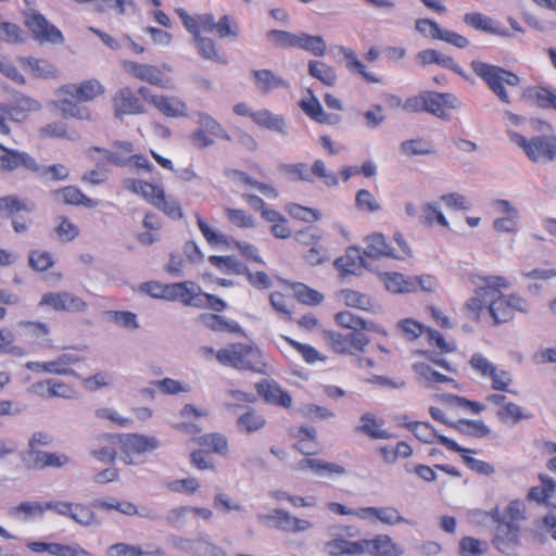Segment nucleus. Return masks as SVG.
<instances>
[{
	"instance_id": "nucleus-19",
	"label": "nucleus",
	"mask_w": 556,
	"mask_h": 556,
	"mask_svg": "<svg viewBox=\"0 0 556 556\" xmlns=\"http://www.w3.org/2000/svg\"><path fill=\"white\" fill-rule=\"evenodd\" d=\"M257 394L269 404L289 408L292 405L291 395L278 382L263 379L255 383Z\"/></svg>"
},
{
	"instance_id": "nucleus-33",
	"label": "nucleus",
	"mask_w": 556,
	"mask_h": 556,
	"mask_svg": "<svg viewBox=\"0 0 556 556\" xmlns=\"http://www.w3.org/2000/svg\"><path fill=\"white\" fill-rule=\"evenodd\" d=\"M143 231L137 235V240L142 245H152L161 239V218L153 212H147L142 219Z\"/></svg>"
},
{
	"instance_id": "nucleus-55",
	"label": "nucleus",
	"mask_w": 556,
	"mask_h": 556,
	"mask_svg": "<svg viewBox=\"0 0 556 556\" xmlns=\"http://www.w3.org/2000/svg\"><path fill=\"white\" fill-rule=\"evenodd\" d=\"M281 340H283L290 348H292L296 353H299L302 359L309 364H316L317 362H324L326 359L313 345L301 343L288 336H280Z\"/></svg>"
},
{
	"instance_id": "nucleus-48",
	"label": "nucleus",
	"mask_w": 556,
	"mask_h": 556,
	"mask_svg": "<svg viewBox=\"0 0 556 556\" xmlns=\"http://www.w3.org/2000/svg\"><path fill=\"white\" fill-rule=\"evenodd\" d=\"M203 325L215 332L241 333L242 328L236 321H229L224 316L216 314L201 315Z\"/></svg>"
},
{
	"instance_id": "nucleus-6",
	"label": "nucleus",
	"mask_w": 556,
	"mask_h": 556,
	"mask_svg": "<svg viewBox=\"0 0 556 556\" xmlns=\"http://www.w3.org/2000/svg\"><path fill=\"white\" fill-rule=\"evenodd\" d=\"M470 67L501 102L510 104L511 101L505 87L519 86L520 77L516 73L480 60L471 61Z\"/></svg>"
},
{
	"instance_id": "nucleus-36",
	"label": "nucleus",
	"mask_w": 556,
	"mask_h": 556,
	"mask_svg": "<svg viewBox=\"0 0 556 556\" xmlns=\"http://www.w3.org/2000/svg\"><path fill=\"white\" fill-rule=\"evenodd\" d=\"M181 548L192 556H226V553L206 539L185 540Z\"/></svg>"
},
{
	"instance_id": "nucleus-45",
	"label": "nucleus",
	"mask_w": 556,
	"mask_h": 556,
	"mask_svg": "<svg viewBox=\"0 0 556 556\" xmlns=\"http://www.w3.org/2000/svg\"><path fill=\"white\" fill-rule=\"evenodd\" d=\"M27 354V349L16 343V334L11 329L0 328V355L24 357Z\"/></svg>"
},
{
	"instance_id": "nucleus-53",
	"label": "nucleus",
	"mask_w": 556,
	"mask_h": 556,
	"mask_svg": "<svg viewBox=\"0 0 556 556\" xmlns=\"http://www.w3.org/2000/svg\"><path fill=\"white\" fill-rule=\"evenodd\" d=\"M406 427L414 433L416 439L427 444L440 443L443 445L441 440L446 438L445 435L439 434L429 422L412 421L408 422Z\"/></svg>"
},
{
	"instance_id": "nucleus-34",
	"label": "nucleus",
	"mask_w": 556,
	"mask_h": 556,
	"mask_svg": "<svg viewBox=\"0 0 556 556\" xmlns=\"http://www.w3.org/2000/svg\"><path fill=\"white\" fill-rule=\"evenodd\" d=\"M251 74L256 88L263 93L279 88H289L288 81L270 70H253Z\"/></svg>"
},
{
	"instance_id": "nucleus-27",
	"label": "nucleus",
	"mask_w": 556,
	"mask_h": 556,
	"mask_svg": "<svg viewBox=\"0 0 556 556\" xmlns=\"http://www.w3.org/2000/svg\"><path fill=\"white\" fill-rule=\"evenodd\" d=\"M334 268L339 271L341 277L349 275H361L365 267L364 257L358 248L350 247L345 253L339 256L334 263Z\"/></svg>"
},
{
	"instance_id": "nucleus-12",
	"label": "nucleus",
	"mask_w": 556,
	"mask_h": 556,
	"mask_svg": "<svg viewBox=\"0 0 556 556\" xmlns=\"http://www.w3.org/2000/svg\"><path fill=\"white\" fill-rule=\"evenodd\" d=\"M282 170L292 179L313 181L315 177L320 178L328 187H334L339 182L337 174L328 172L321 160L315 161L312 167L305 163L287 164L282 166Z\"/></svg>"
},
{
	"instance_id": "nucleus-13",
	"label": "nucleus",
	"mask_w": 556,
	"mask_h": 556,
	"mask_svg": "<svg viewBox=\"0 0 556 556\" xmlns=\"http://www.w3.org/2000/svg\"><path fill=\"white\" fill-rule=\"evenodd\" d=\"M138 92L150 105L165 117L179 118L188 115V105L179 97L152 94L150 90L143 86L138 89Z\"/></svg>"
},
{
	"instance_id": "nucleus-58",
	"label": "nucleus",
	"mask_w": 556,
	"mask_h": 556,
	"mask_svg": "<svg viewBox=\"0 0 556 556\" xmlns=\"http://www.w3.org/2000/svg\"><path fill=\"white\" fill-rule=\"evenodd\" d=\"M341 50L346 61V67L349 71L357 73L368 84L380 83L379 78H377L374 74L367 72L366 66L362 61H359L357 54L353 50L345 48H342Z\"/></svg>"
},
{
	"instance_id": "nucleus-50",
	"label": "nucleus",
	"mask_w": 556,
	"mask_h": 556,
	"mask_svg": "<svg viewBox=\"0 0 556 556\" xmlns=\"http://www.w3.org/2000/svg\"><path fill=\"white\" fill-rule=\"evenodd\" d=\"M301 110L313 121L318 124H331L332 116L327 114L318 99L312 94L308 99H303L299 102Z\"/></svg>"
},
{
	"instance_id": "nucleus-9",
	"label": "nucleus",
	"mask_w": 556,
	"mask_h": 556,
	"mask_svg": "<svg viewBox=\"0 0 556 556\" xmlns=\"http://www.w3.org/2000/svg\"><path fill=\"white\" fill-rule=\"evenodd\" d=\"M328 348L338 355L356 356L363 354L369 344V338L363 332L341 333L334 330L324 332Z\"/></svg>"
},
{
	"instance_id": "nucleus-38",
	"label": "nucleus",
	"mask_w": 556,
	"mask_h": 556,
	"mask_svg": "<svg viewBox=\"0 0 556 556\" xmlns=\"http://www.w3.org/2000/svg\"><path fill=\"white\" fill-rule=\"evenodd\" d=\"M264 220L270 224L269 230L275 238L286 240L292 236L289 220L279 211H266Z\"/></svg>"
},
{
	"instance_id": "nucleus-2",
	"label": "nucleus",
	"mask_w": 556,
	"mask_h": 556,
	"mask_svg": "<svg viewBox=\"0 0 556 556\" xmlns=\"http://www.w3.org/2000/svg\"><path fill=\"white\" fill-rule=\"evenodd\" d=\"M182 22L185 28L192 36L198 53L205 60L225 64L227 61L219 53L217 43L214 39L204 37L203 33H215L223 38H237L240 35L238 23L230 15H223L217 22L211 13L190 15L185 9L175 10Z\"/></svg>"
},
{
	"instance_id": "nucleus-51",
	"label": "nucleus",
	"mask_w": 556,
	"mask_h": 556,
	"mask_svg": "<svg viewBox=\"0 0 556 556\" xmlns=\"http://www.w3.org/2000/svg\"><path fill=\"white\" fill-rule=\"evenodd\" d=\"M298 439L294 447L304 455H312L317 447L316 430L312 427L301 426L294 431Z\"/></svg>"
},
{
	"instance_id": "nucleus-31",
	"label": "nucleus",
	"mask_w": 556,
	"mask_h": 556,
	"mask_svg": "<svg viewBox=\"0 0 556 556\" xmlns=\"http://www.w3.org/2000/svg\"><path fill=\"white\" fill-rule=\"evenodd\" d=\"M299 236L304 244L312 245L305 254V260L312 265L321 264L326 256V249L319 243L321 236L311 228L301 231Z\"/></svg>"
},
{
	"instance_id": "nucleus-17",
	"label": "nucleus",
	"mask_w": 556,
	"mask_h": 556,
	"mask_svg": "<svg viewBox=\"0 0 556 556\" xmlns=\"http://www.w3.org/2000/svg\"><path fill=\"white\" fill-rule=\"evenodd\" d=\"M125 68L141 81L165 89L172 87L170 79L155 65L128 61L125 63Z\"/></svg>"
},
{
	"instance_id": "nucleus-11",
	"label": "nucleus",
	"mask_w": 556,
	"mask_h": 556,
	"mask_svg": "<svg viewBox=\"0 0 556 556\" xmlns=\"http://www.w3.org/2000/svg\"><path fill=\"white\" fill-rule=\"evenodd\" d=\"M18 336L25 341L24 348L28 353L36 346L53 349V340L50 338L51 327L48 323L39 320H21L17 323Z\"/></svg>"
},
{
	"instance_id": "nucleus-23",
	"label": "nucleus",
	"mask_w": 556,
	"mask_h": 556,
	"mask_svg": "<svg viewBox=\"0 0 556 556\" xmlns=\"http://www.w3.org/2000/svg\"><path fill=\"white\" fill-rule=\"evenodd\" d=\"M426 112L440 118L447 117V111L455 109L457 98L448 92L425 91Z\"/></svg>"
},
{
	"instance_id": "nucleus-44",
	"label": "nucleus",
	"mask_w": 556,
	"mask_h": 556,
	"mask_svg": "<svg viewBox=\"0 0 556 556\" xmlns=\"http://www.w3.org/2000/svg\"><path fill=\"white\" fill-rule=\"evenodd\" d=\"M308 74L315 79L319 80L323 85L327 87H333L337 83V72L336 70L318 60H311L307 64Z\"/></svg>"
},
{
	"instance_id": "nucleus-40",
	"label": "nucleus",
	"mask_w": 556,
	"mask_h": 556,
	"mask_svg": "<svg viewBox=\"0 0 556 556\" xmlns=\"http://www.w3.org/2000/svg\"><path fill=\"white\" fill-rule=\"evenodd\" d=\"M328 552L332 556H362L364 555V549L362 545V540L358 541H350L344 538H336L327 543Z\"/></svg>"
},
{
	"instance_id": "nucleus-15",
	"label": "nucleus",
	"mask_w": 556,
	"mask_h": 556,
	"mask_svg": "<svg viewBox=\"0 0 556 556\" xmlns=\"http://www.w3.org/2000/svg\"><path fill=\"white\" fill-rule=\"evenodd\" d=\"M112 106L116 118H123L125 115H139L146 112L143 101L129 87H123L114 93Z\"/></svg>"
},
{
	"instance_id": "nucleus-24",
	"label": "nucleus",
	"mask_w": 556,
	"mask_h": 556,
	"mask_svg": "<svg viewBox=\"0 0 556 556\" xmlns=\"http://www.w3.org/2000/svg\"><path fill=\"white\" fill-rule=\"evenodd\" d=\"M1 151L3 154L0 155V167L3 170L10 172L20 167L26 168L30 172L39 170V165L36 160L28 153L9 149L7 147Z\"/></svg>"
},
{
	"instance_id": "nucleus-41",
	"label": "nucleus",
	"mask_w": 556,
	"mask_h": 556,
	"mask_svg": "<svg viewBox=\"0 0 556 556\" xmlns=\"http://www.w3.org/2000/svg\"><path fill=\"white\" fill-rule=\"evenodd\" d=\"M523 96L541 109L556 110V93L547 87L531 86L525 90Z\"/></svg>"
},
{
	"instance_id": "nucleus-22",
	"label": "nucleus",
	"mask_w": 556,
	"mask_h": 556,
	"mask_svg": "<svg viewBox=\"0 0 556 556\" xmlns=\"http://www.w3.org/2000/svg\"><path fill=\"white\" fill-rule=\"evenodd\" d=\"M264 519L273 521L277 529L290 533L304 532L313 527L311 521L294 517L283 509H274Z\"/></svg>"
},
{
	"instance_id": "nucleus-61",
	"label": "nucleus",
	"mask_w": 556,
	"mask_h": 556,
	"mask_svg": "<svg viewBox=\"0 0 556 556\" xmlns=\"http://www.w3.org/2000/svg\"><path fill=\"white\" fill-rule=\"evenodd\" d=\"M293 296L301 303L309 306H315L324 301V295L319 291L309 288L308 286L294 282L291 285Z\"/></svg>"
},
{
	"instance_id": "nucleus-52",
	"label": "nucleus",
	"mask_w": 556,
	"mask_h": 556,
	"mask_svg": "<svg viewBox=\"0 0 556 556\" xmlns=\"http://www.w3.org/2000/svg\"><path fill=\"white\" fill-rule=\"evenodd\" d=\"M541 485L532 486L528 493V497L538 503L549 506V498L556 491V482L546 475H540Z\"/></svg>"
},
{
	"instance_id": "nucleus-39",
	"label": "nucleus",
	"mask_w": 556,
	"mask_h": 556,
	"mask_svg": "<svg viewBox=\"0 0 556 556\" xmlns=\"http://www.w3.org/2000/svg\"><path fill=\"white\" fill-rule=\"evenodd\" d=\"M384 287L392 293H412L415 292V282L412 276L406 277L401 273H384L381 276Z\"/></svg>"
},
{
	"instance_id": "nucleus-56",
	"label": "nucleus",
	"mask_w": 556,
	"mask_h": 556,
	"mask_svg": "<svg viewBox=\"0 0 556 556\" xmlns=\"http://www.w3.org/2000/svg\"><path fill=\"white\" fill-rule=\"evenodd\" d=\"M341 299L346 306L354 307L362 311H374L375 303L372 299L363 292L344 289L341 291Z\"/></svg>"
},
{
	"instance_id": "nucleus-64",
	"label": "nucleus",
	"mask_w": 556,
	"mask_h": 556,
	"mask_svg": "<svg viewBox=\"0 0 556 556\" xmlns=\"http://www.w3.org/2000/svg\"><path fill=\"white\" fill-rule=\"evenodd\" d=\"M269 302L277 314L286 320H291L293 308L291 296L279 291H274L269 294Z\"/></svg>"
},
{
	"instance_id": "nucleus-16",
	"label": "nucleus",
	"mask_w": 556,
	"mask_h": 556,
	"mask_svg": "<svg viewBox=\"0 0 556 556\" xmlns=\"http://www.w3.org/2000/svg\"><path fill=\"white\" fill-rule=\"evenodd\" d=\"M159 441L154 437L139 433H129L122 439V460L125 464H134L132 455H139L156 450Z\"/></svg>"
},
{
	"instance_id": "nucleus-30",
	"label": "nucleus",
	"mask_w": 556,
	"mask_h": 556,
	"mask_svg": "<svg viewBox=\"0 0 556 556\" xmlns=\"http://www.w3.org/2000/svg\"><path fill=\"white\" fill-rule=\"evenodd\" d=\"M53 197L61 201L63 204L85 206L94 208L98 206V201L88 198L79 188L75 186H66L53 191Z\"/></svg>"
},
{
	"instance_id": "nucleus-32",
	"label": "nucleus",
	"mask_w": 556,
	"mask_h": 556,
	"mask_svg": "<svg viewBox=\"0 0 556 556\" xmlns=\"http://www.w3.org/2000/svg\"><path fill=\"white\" fill-rule=\"evenodd\" d=\"M27 456V466L34 469H43L47 467L59 468L68 462L67 456L64 454L42 451H28Z\"/></svg>"
},
{
	"instance_id": "nucleus-57",
	"label": "nucleus",
	"mask_w": 556,
	"mask_h": 556,
	"mask_svg": "<svg viewBox=\"0 0 556 556\" xmlns=\"http://www.w3.org/2000/svg\"><path fill=\"white\" fill-rule=\"evenodd\" d=\"M27 114L17 108L14 103L12 104H0V134L8 136L10 134V127L8 122L22 123L27 118Z\"/></svg>"
},
{
	"instance_id": "nucleus-5",
	"label": "nucleus",
	"mask_w": 556,
	"mask_h": 556,
	"mask_svg": "<svg viewBox=\"0 0 556 556\" xmlns=\"http://www.w3.org/2000/svg\"><path fill=\"white\" fill-rule=\"evenodd\" d=\"M104 87L98 79H87L78 84H65L58 88V99L53 106L60 111L63 117H72L78 121H90L91 110L84 104L94 100L104 93Z\"/></svg>"
},
{
	"instance_id": "nucleus-18",
	"label": "nucleus",
	"mask_w": 556,
	"mask_h": 556,
	"mask_svg": "<svg viewBox=\"0 0 556 556\" xmlns=\"http://www.w3.org/2000/svg\"><path fill=\"white\" fill-rule=\"evenodd\" d=\"M336 324L344 329L353 330L352 332L369 331L386 337L388 334L384 327L374 321L363 319L350 311H342L334 315Z\"/></svg>"
},
{
	"instance_id": "nucleus-47",
	"label": "nucleus",
	"mask_w": 556,
	"mask_h": 556,
	"mask_svg": "<svg viewBox=\"0 0 556 556\" xmlns=\"http://www.w3.org/2000/svg\"><path fill=\"white\" fill-rule=\"evenodd\" d=\"M38 134L42 139L75 140L78 137V134L75 130L70 129L67 123L62 121L46 124L39 129Z\"/></svg>"
},
{
	"instance_id": "nucleus-7",
	"label": "nucleus",
	"mask_w": 556,
	"mask_h": 556,
	"mask_svg": "<svg viewBox=\"0 0 556 556\" xmlns=\"http://www.w3.org/2000/svg\"><path fill=\"white\" fill-rule=\"evenodd\" d=\"M195 442L200 448L190 453V463L198 470H214L215 465L210 454L226 456L229 452L228 439L219 432L200 435Z\"/></svg>"
},
{
	"instance_id": "nucleus-29",
	"label": "nucleus",
	"mask_w": 556,
	"mask_h": 556,
	"mask_svg": "<svg viewBox=\"0 0 556 556\" xmlns=\"http://www.w3.org/2000/svg\"><path fill=\"white\" fill-rule=\"evenodd\" d=\"M22 67L36 78L53 79L58 77V68L54 64L45 59L33 56L21 58Z\"/></svg>"
},
{
	"instance_id": "nucleus-42",
	"label": "nucleus",
	"mask_w": 556,
	"mask_h": 556,
	"mask_svg": "<svg viewBox=\"0 0 556 556\" xmlns=\"http://www.w3.org/2000/svg\"><path fill=\"white\" fill-rule=\"evenodd\" d=\"M253 123L258 127L285 134L287 125L282 115H276L267 109L255 111Z\"/></svg>"
},
{
	"instance_id": "nucleus-1",
	"label": "nucleus",
	"mask_w": 556,
	"mask_h": 556,
	"mask_svg": "<svg viewBox=\"0 0 556 556\" xmlns=\"http://www.w3.org/2000/svg\"><path fill=\"white\" fill-rule=\"evenodd\" d=\"M477 288L464 303L463 311L472 321H480L486 311L493 326L511 321L516 314H526L529 302L519 293H504L511 288V280L501 275H477L471 280Z\"/></svg>"
},
{
	"instance_id": "nucleus-20",
	"label": "nucleus",
	"mask_w": 556,
	"mask_h": 556,
	"mask_svg": "<svg viewBox=\"0 0 556 556\" xmlns=\"http://www.w3.org/2000/svg\"><path fill=\"white\" fill-rule=\"evenodd\" d=\"M364 555L370 556H400L402 547L388 534H378L374 539H362Z\"/></svg>"
},
{
	"instance_id": "nucleus-4",
	"label": "nucleus",
	"mask_w": 556,
	"mask_h": 556,
	"mask_svg": "<svg viewBox=\"0 0 556 556\" xmlns=\"http://www.w3.org/2000/svg\"><path fill=\"white\" fill-rule=\"evenodd\" d=\"M489 515L495 523L492 539L495 548L507 556H518L521 545L519 522L526 519L525 503L516 500L510 502L504 511L495 507Z\"/></svg>"
},
{
	"instance_id": "nucleus-63",
	"label": "nucleus",
	"mask_w": 556,
	"mask_h": 556,
	"mask_svg": "<svg viewBox=\"0 0 556 556\" xmlns=\"http://www.w3.org/2000/svg\"><path fill=\"white\" fill-rule=\"evenodd\" d=\"M55 264V258L52 253L46 250H31L28 254L29 267L38 273L47 271Z\"/></svg>"
},
{
	"instance_id": "nucleus-26",
	"label": "nucleus",
	"mask_w": 556,
	"mask_h": 556,
	"mask_svg": "<svg viewBox=\"0 0 556 556\" xmlns=\"http://www.w3.org/2000/svg\"><path fill=\"white\" fill-rule=\"evenodd\" d=\"M493 207L497 213L504 214L503 217L496 218L493 227L498 232H516L518 229V211L507 200H495Z\"/></svg>"
},
{
	"instance_id": "nucleus-35",
	"label": "nucleus",
	"mask_w": 556,
	"mask_h": 556,
	"mask_svg": "<svg viewBox=\"0 0 556 556\" xmlns=\"http://www.w3.org/2000/svg\"><path fill=\"white\" fill-rule=\"evenodd\" d=\"M296 468L299 470L311 469L320 476H343L346 470L343 466L336 463H328L317 458H303L301 459Z\"/></svg>"
},
{
	"instance_id": "nucleus-37",
	"label": "nucleus",
	"mask_w": 556,
	"mask_h": 556,
	"mask_svg": "<svg viewBox=\"0 0 556 556\" xmlns=\"http://www.w3.org/2000/svg\"><path fill=\"white\" fill-rule=\"evenodd\" d=\"M96 150L101 151L99 148ZM104 159L119 167H124L129 164V160L134 152V144L129 141H116L113 144L112 150H102Z\"/></svg>"
},
{
	"instance_id": "nucleus-10",
	"label": "nucleus",
	"mask_w": 556,
	"mask_h": 556,
	"mask_svg": "<svg viewBox=\"0 0 556 556\" xmlns=\"http://www.w3.org/2000/svg\"><path fill=\"white\" fill-rule=\"evenodd\" d=\"M24 24L34 38L41 43L61 45L64 42L61 30L34 9L24 12Z\"/></svg>"
},
{
	"instance_id": "nucleus-25",
	"label": "nucleus",
	"mask_w": 556,
	"mask_h": 556,
	"mask_svg": "<svg viewBox=\"0 0 556 556\" xmlns=\"http://www.w3.org/2000/svg\"><path fill=\"white\" fill-rule=\"evenodd\" d=\"M441 441L447 450L458 453L470 470L483 476H490L494 472V467L490 463L477 459L470 455L475 453L472 450L460 446L450 438H443Z\"/></svg>"
},
{
	"instance_id": "nucleus-21",
	"label": "nucleus",
	"mask_w": 556,
	"mask_h": 556,
	"mask_svg": "<svg viewBox=\"0 0 556 556\" xmlns=\"http://www.w3.org/2000/svg\"><path fill=\"white\" fill-rule=\"evenodd\" d=\"M170 301H180L185 305L204 307L203 292L193 281L172 283Z\"/></svg>"
},
{
	"instance_id": "nucleus-49",
	"label": "nucleus",
	"mask_w": 556,
	"mask_h": 556,
	"mask_svg": "<svg viewBox=\"0 0 556 556\" xmlns=\"http://www.w3.org/2000/svg\"><path fill=\"white\" fill-rule=\"evenodd\" d=\"M266 425V419L262 413L254 408H249L241 414L237 419L238 429L241 432L253 433L263 429Z\"/></svg>"
},
{
	"instance_id": "nucleus-28",
	"label": "nucleus",
	"mask_w": 556,
	"mask_h": 556,
	"mask_svg": "<svg viewBox=\"0 0 556 556\" xmlns=\"http://www.w3.org/2000/svg\"><path fill=\"white\" fill-rule=\"evenodd\" d=\"M364 254L371 260L392 258L393 247L388 242L384 235L374 232L368 235L365 240Z\"/></svg>"
},
{
	"instance_id": "nucleus-60",
	"label": "nucleus",
	"mask_w": 556,
	"mask_h": 556,
	"mask_svg": "<svg viewBox=\"0 0 556 556\" xmlns=\"http://www.w3.org/2000/svg\"><path fill=\"white\" fill-rule=\"evenodd\" d=\"M497 418L505 424H518L523 419L532 417L530 413L523 412L522 407L514 402L504 403L496 412Z\"/></svg>"
},
{
	"instance_id": "nucleus-59",
	"label": "nucleus",
	"mask_w": 556,
	"mask_h": 556,
	"mask_svg": "<svg viewBox=\"0 0 556 556\" xmlns=\"http://www.w3.org/2000/svg\"><path fill=\"white\" fill-rule=\"evenodd\" d=\"M266 38L276 48L294 49L299 47L300 33L293 34L281 29H271L266 33Z\"/></svg>"
},
{
	"instance_id": "nucleus-3",
	"label": "nucleus",
	"mask_w": 556,
	"mask_h": 556,
	"mask_svg": "<svg viewBox=\"0 0 556 556\" xmlns=\"http://www.w3.org/2000/svg\"><path fill=\"white\" fill-rule=\"evenodd\" d=\"M199 353L206 361L215 358L222 366L241 372L264 376L269 374L270 365L267 354L253 342H231L219 350L201 346Z\"/></svg>"
},
{
	"instance_id": "nucleus-8",
	"label": "nucleus",
	"mask_w": 556,
	"mask_h": 556,
	"mask_svg": "<svg viewBox=\"0 0 556 556\" xmlns=\"http://www.w3.org/2000/svg\"><path fill=\"white\" fill-rule=\"evenodd\" d=\"M508 136L532 162H552L556 159V136L554 135H541L528 139L511 130L508 131Z\"/></svg>"
},
{
	"instance_id": "nucleus-14",
	"label": "nucleus",
	"mask_w": 556,
	"mask_h": 556,
	"mask_svg": "<svg viewBox=\"0 0 556 556\" xmlns=\"http://www.w3.org/2000/svg\"><path fill=\"white\" fill-rule=\"evenodd\" d=\"M356 518L367 521H379L386 526L414 525V521L405 518L394 506H369L357 508Z\"/></svg>"
},
{
	"instance_id": "nucleus-46",
	"label": "nucleus",
	"mask_w": 556,
	"mask_h": 556,
	"mask_svg": "<svg viewBox=\"0 0 556 556\" xmlns=\"http://www.w3.org/2000/svg\"><path fill=\"white\" fill-rule=\"evenodd\" d=\"M128 189L136 194L141 195L148 203L154 206V203L161 198L164 189L141 179H131L128 185Z\"/></svg>"
},
{
	"instance_id": "nucleus-43",
	"label": "nucleus",
	"mask_w": 556,
	"mask_h": 556,
	"mask_svg": "<svg viewBox=\"0 0 556 556\" xmlns=\"http://www.w3.org/2000/svg\"><path fill=\"white\" fill-rule=\"evenodd\" d=\"M383 420L376 418L372 414H364L361 417V425L356 428L358 432L367 434L371 439H390L392 433L382 429Z\"/></svg>"
},
{
	"instance_id": "nucleus-62",
	"label": "nucleus",
	"mask_w": 556,
	"mask_h": 556,
	"mask_svg": "<svg viewBox=\"0 0 556 556\" xmlns=\"http://www.w3.org/2000/svg\"><path fill=\"white\" fill-rule=\"evenodd\" d=\"M298 49H302L314 56H324L327 51V43L321 36L300 33Z\"/></svg>"
},
{
	"instance_id": "nucleus-54",
	"label": "nucleus",
	"mask_w": 556,
	"mask_h": 556,
	"mask_svg": "<svg viewBox=\"0 0 556 556\" xmlns=\"http://www.w3.org/2000/svg\"><path fill=\"white\" fill-rule=\"evenodd\" d=\"M45 503L22 502L9 509V515L20 520H29L35 517H41L45 514Z\"/></svg>"
}]
</instances>
